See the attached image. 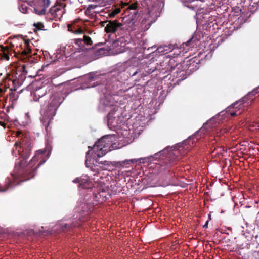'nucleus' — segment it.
Listing matches in <instances>:
<instances>
[{"label":"nucleus","mask_w":259,"mask_h":259,"mask_svg":"<svg viewBox=\"0 0 259 259\" xmlns=\"http://www.w3.org/2000/svg\"><path fill=\"white\" fill-rule=\"evenodd\" d=\"M47 93V89L44 86L37 88L33 92V95L34 100L38 101L39 99L44 96Z\"/></svg>","instance_id":"15"},{"label":"nucleus","mask_w":259,"mask_h":259,"mask_svg":"<svg viewBox=\"0 0 259 259\" xmlns=\"http://www.w3.org/2000/svg\"><path fill=\"white\" fill-rule=\"evenodd\" d=\"M3 57L4 59H6L7 60H9V56L7 53H3Z\"/></svg>","instance_id":"34"},{"label":"nucleus","mask_w":259,"mask_h":259,"mask_svg":"<svg viewBox=\"0 0 259 259\" xmlns=\"http://www.w3.org/2000/svg\"><path fill=\"white\" fill-rule=\"evenodd\" d=\"M106 26L105 27V31L107 33H113L116 35L118 30V26L119 23L117 20L113 21H106L103 22L102 23H107Z\"/></svg>","instance_id":"7"},{"label":"nucleus","mask_w":259,"mask_h":259,"mask_svg":"<svg viewBox=\"0 0 259 259\" xmlns=\"http://www.w3.org/2000/svg\"><path fill=\"white\" fill-rule=\"evenodd\" d=\"M12 177L13 178V180L11 181L10 180H8V182H6V183L2 185L0 184V191L4 192L7 191V190L13 187L14 186H16L19 184L21 182H23V181H21L20 179H16L14 178V172L12 174Z\"/></svg>","instance_id":"8"},{"label":"nucleus","mask_w":259,"mask_h":259,"mask_svg":"<svg viewBox=\"0 0 259 259\" xmlns=\"http://www.w3.org/2000/svg\"><path fill=\"white\" fill-rule=\"evenodd\" d=\"M46 8H45L44 7L42 9H39V8H35V13L39 15H45L46 13Z\"/></svg>","instance_id":"28"},{"label":"nucleus","mask_w":259,"mask_h":259,"mask_svg":"<svg viewBox=\"0 0 259 259\" xmlns=\"http://www.w3.org/2000/svg\"><path fill=\"white\" fill-rule=\"evenodd\" d=\"M83 180L79 178H76L73 180V182L75 183H79L80 186L82 185Z\"/></svg>","instance_id":"32"},{"label":"nucleus","mask_w":259,"mask_h":259,"mask_svg":"<svg viewBox=\"0 0 259 259\" xmlns=\"http://www.w3.org/2000/svg\"><path fill=\"white\" fill-rule=\"evenodd\" d=\"M131 162H132V160H126L124 162V163L125 164H130Z\"/></svg>","instance_id":"39"},{"label":"nucleus","mask_w":259,"mask_h":259,"mask_svg":"<svg viewBox=\"0 0 259 259\" xmlns=\"http://www.w3.org/2000/svg\"><path fill=\"white\" fill-rule=\"evenodd\" d=\"M98 190L99 191H97V193H95L94 194V199L97 201L102 203L106 199V192L107 189L106 188H100Z\"/></svg>","instance_id":"12"},{"label":"nucleus","mask_w":259,"mask_h":259,"mask_svg":"<svg viewBox=\"0 0 259 259\" xmlns=\"http://www.w3.org/2000/svg\"><path fill=\"white\" fill-rule=\"evenodd\" d=\"M100 83V82H98V81H96V83L95 84V82L94 83V85L95 86V85H99V84Z\"/></svg>","instance_id":"43"},{"label":"nucleus","mask_w":259,"mask_h":259,"mask_svg":"<svg viewBox=\"0 0 259 259\" xmlns=\"http://www.w3.org/2000/svg\"><path fill=\"white\" fill-rule=\"evenodd\" d=\"M227 152V149L222 146H213L211 148V154L212 156H217L220 158L223 156L225 152Z\"/></svg>","instance_id":"13"},{"label":"nucleus","mask_w":259,"mask_h":259,"mask_svg":"<svg viewBox=\"0 0 259 259\" xmlns=\"http://www.w3.org/2000/svg\"><path fill=\"white\" fill-rule=\"evenodd\" d=\"M174 49V46L172 45H169L168 46H165L164 48L162 47H159L157 48V50L159 52H165L167 53L170 52Z\"/></svg>","instance_id":"24"},{"label":"nucleus","mask_w":259,"mask_h":259,"mask_svg":"<svg viewBox=\"0 0 259 259\" xmlns=\"http://www.w3.org/2000/svg\"><path fill=\"white\" fill-rule=\"evenodd\" d=\"M254 256L257 259H259V251L255 252L254 253Z\"/></svg>","instance_id":"37"},{"label":"nucleus","mask_w":259,"mask_h":259,"mask_svg":"<svg viewBox=\"0 0 259 259\" xmlns=\"http://www.w3.org/2000/svg\"><path fill=\"white\" fill-rule=\"evenodd\" d=\"M6 123L3 121H0V126H3L4 128H5L6 127Z\"/></svg>","instance_id":"38"},{"label":"nucleus","mask_w":259,"mask_h":259,"mask_svg":"<svg viewBox=\"0 0 259 259\" xmlns=\"http://www.w3.org/2000/svg\"><path fill=\"white\" fill-rule=\"evenodd\" d=\"M176 60L174 59H171L169 60V68L170 70L172 71L177 68L178 70L174 73V77L178 79L176 83L179 84V83L182 80L185 79L188 75V73L186 70L187 68V65H185L184 62L183 64H176Z\"/></svg>","instance_id":"5"},{"label":"nucleus","mask_w":259,"mask_h":259,"mask_svg":"<svg viewBox=\"0 0 259 259\" xmlns=\"http://www.w3.org/2000/svg\"><path fill=\"white\" fill-rule=\"evenodd\" d=\"M121 11L120 8H115L112 10L111 12H109L108 14V16L109 18H113L117 14L119 13Z\"/></svg>","instance_id":"26"},{"label":"nucleus","mask_w":259,"mask_h":259,"mask_svg":"<svg viewBox=\"0 0 259 259\" xmlns=\"http://www.w3.org/2000/svg\"><path fill=\"white\" fill-rule=\"evenodd\" d=\"M63 100L64 98H62L59 95H53L51 97L46 109L42 111L40 120L47 132L49 131V125L52 123L56 112Z\"/></svg>","instance_id":"2"},{"label":"nucleus","mask_w":259,"mask_h":259,"mask_svg":"<svg viewBox=\"0 0 259 259\" xmlns=\"http://www.w3.org/2000/svg\"><path fill=\"white\" fill-rule=\"evenodd\" d=\"M1 48H2V50L3 52V53L8 52L9 51V48L8 46H5V47L2 46Z\"/></svg>","instance_id":"33"},{"label":"nucleus","mask_w":259,"mask_h":259,"mask_svg":"<svg viewBox=\"0 0 259 259\" xmlns=\"http://www.w3.org/2000/svg\"><path fill=\"white\" fill-rule=\"evenodd\" d=\"M139 22L137 21V19L134 20L133 22H132L131 23L126 25L128 31H132L136 30V27L138 25Z\"/></svg>","instance_id":"25"},{"label":"nucleus","mask_w":259,"mask_h":259,"mask_svg":"<svg viewBox=\"0 0 259 259\" xmlns=\"http://www.w3.org/2000/svg\"><path fill=\"white\" fill-rule=\"evenodd\" d=\"M247 208L248 209L246 210L244 212V216L247 219H249L253 218L256 212L253 208H251L250 206H248Z\"/></svg>","instance_id":"20"},{"label":"nucleus","mask_w":259,"mask_h":259,"mask_svg":"<svg viewBox=\"0 0 259 259\" xmlns=\"http://www.w3.org/2000/svg\"><path fill=\"white\" fill-rule=\"evenodd\" d=\"M16 135L18 140L16 141L14 147L20 157L15 163L14 178L25 181L33 178L37 169L46 162V159L44 157L46 150H37L35 155L26 164L33 148L31 140L28 134L21 131H18Z\"/></svg>","instance_id":"1"},{"label":"nucleus","mask_w":259,"mask_h":259,"mask_svg":"<svg viewBox=\"0 0 259 259\" xmlns=\"http://www.w3.org/2000/svg\"><path fill=\"white\" fill-rule=\"evenodd\" d=\"M169 158L170 159L169 162L167 161H161L160 163L157 165L156 167L158 168H159L161 171H165L168 169L173 162V160H171L172 154L171 153L169 154Z\"/></svg>","instance_id":"16"},{"label":"nucleus","mask_w":259,"mask_h":259,"mask_svg":"<svg viewBox=\"0 0 259 259\" xmlns=\"http://www.w3.org/2000/svg\"><path fill=\"white\" fill-rule=\"evenodd\" d=\"M208 224V221H207L206 222L205 224L203 225V228H207Z\"/></svg>","instance_id":"40"},{"label":"nucleus","mask_w":259,"mask_h":259,"mask_svg":"<svg viewBox=\"0 0 259 259\" xmlns=\"http://www.w3.org/2000/svg\"><path fill=\"white\" fill-rule=\"evenodd\" d=\"M27 73L26 66L23 64L21 67L17 68L15 77L19 82H23L26 78Z\"/></svg>","instance_id":"10"},{"label":"nucleus","mask_w":259,"mask_h":259,"mask_svg":"<svg viewBox=\"0 0 259 259\" xmlns=\"http://www.w3.org/2000/svg\"><path fill=\"white\" fill-rule=\"evenodd\" d=\"M81 219L73 221L71 224H67L64 222H61L55 226V230H58L59 232H67L74 227L79 226L81 225Z\"/></svg>","instance_id":"6"},{"label":"nucleus","mask_w":259,"mask_h":259,"mask_svg":"<svg viewBox=\"0 0 259 259\" xmlns=\"http://www.w3.org/2000/svg\"><path fill=\"white\" fill-rule=\"evenodd\" d=\"M2 95H1V94H0V97H1V96H2Z\"/></svg>","instance_id":"45"},{"label":"nucleus","mask_w":259,"mask_h":259,"mask_svg":"<svg viewBox=\"0 0 259 259\" xmlns=\"http://www.w3.org/2000/svg\"><path fill=\"white\" fill-rule=\"evenodd\" d=\"M259 89V86L254 90H253L251 92H249L248 94V96L250 95H255L256 94L258 93V90Z\"/></svg>","instance_id":"31"},{"label":"nucleus","mask_w":259,"mask_h":259,"mask_svg":"<svg viewBox=\"0 0 259 259\" xmlns=\"http://www.w3.org/2000/svg\"><path fill=\"white\" fill-rule=\"evenodd\" d=\"M18 97V94L13 91L12 89H10V92L9 93V95L7 97L6 100H7L9 98V100L12 102V104H13L14 102L17 101Z\"/></svg>","instance_id":"21"},{"label":"nucleus","mask_w":259,"mask_h":259,"mask_svg":"<svg viewBox=\"0 0 259 259\" xmlns=\"http://www.w3.org/2000/svg\"><path fill=\"white\" fill-rule=\"evenodd\" d=\"M24 50L20 54V58L22 60H25L28 58L32 56V50L30 47V41L29 40H25L24 42Z\"/></svg>","instance_id":"9"},{"label":"nucleus","mask_w":259,"mask_h":259,"mask_svg":"<svg viewBox=\"0 0 259 259\" xmlns=\"http://www.w3.org/2000/svg\"><path fill=\"white\" fill-rule=\"evenodd\" d=\"M56 4L52 7L49 11L47 13V15H50L52 19H60L63 16L64 13V8L67 3L71 4L70 0H57ZM39 4L42 5L44 7L47 8L50 4V0H39Z\"/></svg>","instance_id":"4"},{"label":"nucleus","mask_w":259,"mask_h":259,"mask_svg":"<svg viewBox=\"0 0 259 259\" xmlns=\"http://www.w3.org/2000/svg\"><path fill=\"white\" fill-rule=\"evenodd\" d=\"M138 19L137 16H133V14H130L123 18L122 23L125 25H127L132 22Z\"/></svg>","instance_id":"19"},{"label":"nucleus","mask_w":259,"mask_h":259,"mask_svg":"<svg viewBox=\"0 0 259 259\" xmlns=\"http://www.w3.org/2000/svg\"><path fill=\"white\" fill-rule=\"evenodd\" d=\"M128 8L127 9L129 10V11H132L130 12L131 14H133V16H137L138 13V11L137 10V6L138 4L137 2L132 3L131 5H128V3H123V2L121 1L120 3V6L121 8H124L125 6H127Z\"/></svg>","instance_id":"14"},{"label":"nucleus","mask_w":259,"mask_h":259,"mask_svg":"<svg viewBox=\"0 0 259 259\" xmlns=\"http://www.w3.org/2000/svg\"><path fill=\"white\" fill-rule=\"evenodd\" d=\"M151 64V63H149L148 65H147V63H144V62L143 63V66L146 69L145 71L148 74L152 73L156 69V66H150Z\"/></svg>","instance_id":"23"},{"label":"nucleus","mask_w":259,"mask_h":259,"mask_svg":"<svg viewBox=\"0 0 259 259\" xmlns=\"http://www.w3.org/2000/svg\"><path fill=\"white\" fill-rule=\"evenodd\" d=\"M33 26L36 29L39 30H43L44 25L42 22L34 23Z\"/></svg>","instance_id":"30"},{"label":"nucleus","mask_w":259,"mask_h":259,"mask_svg":"<svg viewBox=\"0 0 259 259\" xmlns=\"http://www.w3.org/2000/svg\"><path fill=\"white\" fill-rule=\"evenodd\" d=\"M239 114H240V112L238 113L237 111L230 113V115H231V116H233V117H234Z\"/></svg>","instance_id":"35"},{"label":"nucleus","mask_w":259,"mask_h":259,"mask_svg":"<svg viewBox=\"0 0 259 259\" xmlns=\"http://www.w3.org/2000/svg\"><path fill=\"white\" fill-rule=\"evenodd\" d=\"M129 32L130 31H128L126 25H124L122 23H119L116 35L125 36L127 35Z\"/></svg>","instance_id":"17"},{"label":"nucleus","mask_w":259,"mask_h":259,"mask_svg":"<svg viewBox=\"0 0 259 259\" xmlns=\"http://www.w3.org/2000/svg\"><path fill=\"white\" fill-rule=\"evenodd\" d=\"M185 6L189 9L194 11L199 10V7L195 3L198 2L197 0H180Z\"/></svg>","instance_id":"18"},{"label":"nucleus","mask_w":259,"mask_h":259,"mask_svg":"<svg viewBox=\"0 0 259 259\" xmlns=\"http://www.w3.org/2000/svg\"><path fill=\"white\" fill-rule=\"evenodd\" d=\"M246 98V97H244V98H242L241 100H240L238 101H236L235 103H234V104H233L231 105L230 108H231V107L232 108H236L235 106L237 105L239 103V106L242 105L245 102V100Z\"/></svg>","instance_id":"29"},{"label":"nucleus","mask_w":259,"mask_h":259,"mask_svg":"<svg viewBox=\"0 0 259 259\" xmlns=\"http://www.w3.org/2000/svg\"><path fill=\"white\" fill-rule=\"evenodd\" d=\"M113 135H106L100 139L94 145L93 148L89 150L86 154L87 160L92 154H94V157H101L104 156L108 152L111 151L113 148Z\"/></svg>","instance_id":"3"},{"label":"nucleus","mask_w":259,"mask_h":259,"mask_svg":"<svg viewBox=\"0 0 259 259\" xmlns=\"http://www.w3.org/2000/svg\"><path fill=\"white\" fill-rule=\"evenodd\" d=\"M5 91H4L1 88H0V94L2 95L5 93Z\"/></svg>","instance_id":"41"},{"label":"nucleus","mask_w":259,"mask_h":259,"mask_svg":"<svg viewBox=\"0 0 259 259\" xmlns=\"http://www.w3.org/2000/svg\"><path fill=\"white\" fill-rule=\"evenodd\" d=\"M39 233H40V234H43V235L44 234V235H46V232L45 231L43 232V231H39Z\"/></svg>","instance_id":"42"},{"label":"nucleus","mask_w":259,"mask_h":259,"mask_svg":"<svg viewBox=\"0 0 259 259\" xmlns=\"http://www.w3.org/2000/svg\"><path fill=\"white\" fill-rule=\"evenodd\" d=\"M195 44L193 41V38H190L186 43L182 44L183 48L186 50V52L188 51L190 48L194 47Z\"/></svg>","instance_id":"22"},{"label":"nucleus","mask_w":259,"mask_h":259,"mask_svg":"<svg viewBox=\"0 0 259 259\" xmlns=\"http://www.w3.org/2000/svg\"><path fill=\"white\" fill-rule=\"evenodd\" d=\"M68 28L69 31H71L74 34H82L83 33V31L81 28H77L76 29H74V28L70 25H68Z\"/></svg>","instance_id":"27"},{"label":"nucleus","mask_w":259,"mask_h":259,"mask_svg":"<svg viewBox=\"0 0 259 259\" xmlns=\"http://www.w3.org/2000/svg\"><path fill=\"white\" fill-rule=\"evenodd\" d=\"M98 78H99L98 76H93V77H91L90 80L92 81H95V80H97Z\"/></svg>","instance_id":"36"},{"label":"nucleus","mask_w":259,"mask_h":259,"mask_svg":"<svg viewBox=\"0 0 259 259\" xmlns=\"http://www.w3.org/2000/svg\"><path fill=\"white\" fill-rule=\"evenodd\" d=\"M256 218L257 219V221L259 222V212L257 213V218Z\"/></svg>","instance_id":"44"},{"label":"nucleus","mask_w":259,"mask_h":259,"mask_svg":"<svg viewBox=\"0 0 259 259\" xmlns=\"http://www.w3.org/2000/svg\"><path fill=\"white\" fill-rule=\"evenodd\" d=\"M74 43L79 47H83L84 45L91 46L93 44L91 37L85 35H84L82 38L74 39Z\"/></svg>","instance_id":"11"}]
</instances>
